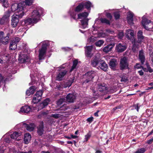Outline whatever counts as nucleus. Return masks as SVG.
<instances>
[{"mask_svg":"<svg viewBox=\"0 0 153 153\" xmlns=\"http://www.w3.org/2000/svg\"><path fill=\"white\" fill-rule=\"evenodd\" d=\"M118 36L119 38L121 39L124 36V33L123 32H120L118 34Z\"/></svg>","mask_w":153,"mask_h":153,"instance_id":"57","label":"nucleus"},{"mask_svg":"<svg viewBox=\"0 0 153 153\" xmlns=\"http://www.w3.org/2000/svg\"><path fill=\"white\" fill-rule=\"evenodd\" d=\"M91 51H85V55L87 57L91 58V57L92 55L91 54Z\"/></svg>","mask_w":153,"mask_h":153,"instance_id":"50","label":"nucleus"},{"mask_svg":"<svg viewBox=\"0 0 153 153\" xmlns=\"http://www.w3.org/2000/svg\"><path fill=\"white\" fill-rule=\"evenodd\" d=\"M41 99V97L40 98L38 97H37V98L36 97H34L33 98L32 102H33L34 104H36L40 101Z\"/></svg>","mask_w":153,"mask_h":153,"instance_id":"40","label":"nucleus"},{"mask_svg":"<svg viewBox=\"0 0 153 153\" xmlns=\"http://www.w3.org/2000/svg\"><path fill=\"white\" fill-rule=\"evenodd\" d=\"M52 117L56 119L58 118L59 117V114H52Z\"/></svg>","mask_w":153,"mask_h":153,"instance_id":"61","label":"nucleus"},{"mask_svg":"<svg viewBox=\"0 0 153 153\" xmlns=\"http://www.w3.org/2000/svg\"><path fill=\"white\" fill-rule=\"evenodd\" d=\"M114 19L115 20H118L120 18V14L119 12L116 11L114 13Z\"/></svg>","mask_w":153,"mask_h":153,"instance_id":"42","label":"nucleus"},{"mask_svg":"<svg viewBox=\"0 0 153 153\" xmlns=\"http://www.w3.org/2000/svg\"><path fill=\"white\" fill-rule=\"evenodd\" d=\"M10 35L8 33L5 35L4 31H0V45H6L9 43Z\"/></svg>","mask_w":153,"mask_h":153,"instance_id":"3","label":"nucleus"},{"mask_svg":"<svg viewBox=\"0 0 153 153\" xmlns=\"http://www.w3.org/2000/svg\"><path fill=\"white\" fill-rule=\"evenodd\" d=\"M143 32L141 30H139L137 33V42L138 43H141L143 40L144 38V36H143Z\"/></svg>","mask_w":153,"mask_h":153,"instance_id":"22","label":"nucleus"},{"mask_svg":"<svg viewBox=\"0 0 153 153\" xmlns=\"http://www.w3.org/2000/svg\"><path fill=\"white\" fill-rule=\"evenodd\" d=\"M0 3H1L4 7H7L8 6V4L7 0H0Z\"/></svg>","mask_w":153,"mask_h":153,"instance_id":"41","label":"nucleus"},{"mask_svg":"<svg viewBox=\"0 0 153 153\" xmlns=\"http://www.w3.org/2000/svg\"><path fill=\"white\" fill-rule=\"evenodd\" d=\"M105 15L106 17L110 20H111L112 18V16L110 13H107Z\"/></svg>","mask_w":153,"mask_h":153,"instance_id":"54","label":"nucleus"},{"mask_svg":"<svg viewBox=\"0 0 153 153\" xmlns=\"http://www.w3.org/2000/svg\"><path fill=\"white\" fill-rule=\"evenodd\" d=\"M115 45L114 43L109 44L103 48L102 51L105 53H107L108 52L111 51L112 49L114 47Z\"/></svg>","mask_w":153,"mask_h":153,"instance_id":"14","label":"nucleus"},{"mask_svg":"<svg viewBox=\"0 0 153 153\" xmlns=\"http://www.w3.org/2000/svg\"><path fill=\"white\" fill-rule=\"evenodd\" d=\"M134 36V31L130 29L127 30L126 33V36L128 39H130Z\"/></svg>","mask_w":153,"mask_h":153,"instance_id":"21","label":"nucleus"},{"mask_svg":"<svg viewBox=\"0 0 153 153\" xmlns=\"http://www.w3.org/2000/svg\"><path fill=\"white\" fill-rule=\"evenodd\" d=\"M8 22V20L5 19L4 17H2L0 19V24L1 25H2L5 23H7Z\"/></svg>","mask_w":153,"mask_h":153,"instance_id":"43","label":"nucleus"},{"mask_svg":"<svg viewBox=\"0 0 153 153\" xmlns=\"http://www.w3.org/2000/svg\"><path fill=\"white\" fill-rule=\"evenodd\" d=\"M49 45L48 43H43L42 45L41 48L39 51V61H42L45 59L47 47Z\"/></svg>","mask_w":153,"mask_h":153,"instance_id":"2","label":"nucleus"},{"mask_svg":"<svg viewBox=\"0 0 153 153\" xmlns=\"http://www.w3.org/2000/svg\"><path fill=\"white\" fill-rule=\"evenodd\" d=\"M67 72V71L65 70L63 71H60L56 76V80L59 81H62Z\"/></svg>","mask_w":153,"mask_h":153,"instance_id":"13","label":"nucleus"},{"mask_svg":"<svg viewBox=\"0 0 153 153\" xmlns=\"http://www.w3.org/2000/svg\"><path fill=\"white\" fill-rule=\"evenodd\" d=\"M82 28L84 29L87 27L88 25V19H86L82 20L80 21Z\"/></svg>","mask_w":153,"mask_h":153,"instance_id":"29","label":"nucleus"},{"mask_svg":"<svg viewBox=\"0 0 153 153\" xmlns=\"http://www.w3.org/2000/svg\"><path fill=\"white\" fill-rule=\"evenodd\" d=\"M32 110L30 107L28 105H25L21 108L20 111L24 113H28Z\"/></svg>","mask_w":153,"mask_h":153,"instance_id":"25","label":"nucleus"},{"mask_svg":"<svg viewBox=\"0 0 153 153\" xmlns=\"http://www.w3.org/2000/svg\"><path fill=\"white\" fill-rule=\"evenodd\" d=\"M23 12L22 13H18V14H14L12 16L11 25L12 27H16L18 25L19 19H21L24 15Z\"/></svg>","mask_w":153,"mask_h":153,"instance_id":"4","label":"nucleus"},{"mask_svg":"<svg viewBox=\"0 0 153 153\" xmlns=\"http://www.w3.org/2000/svg\"><path fill=\"white\" fill-rule=\"evenodd\" d=\"M99 67L100 69L105 71H107L108 68L107 64L104 61L102 60H101Z\"/></svg>","mask_w":153,"mask_h":153,"instance_id":"19","label":"nucleus"},{"mask_svg":"<svg viewBox=\"0 0 153 153\" xmlns=\"http://www.w3.org/2000/svg\"><path fill=\"white\" fill-rule=\"evenodd\" d=\"M43 121H40L37 126V133L39 136H41L43 134L44 131V124Z\"/></svg>","mask_w":153,"mask_h":153,"instance_id":"9","label":"nucleus"},{"mask_svg":"<svg viewBox=\"0 0 153 153\" xmlns=\"http://www.w3.org/2000/svg\"><path fill=\"white\" fill-rule=\"evenodd\" d=\"M84 10L83 6L81 2L79 3L74 9V11L77 13L82 12Z\"/></svg>","mask_w":153,"mask_h":153,"instance_id":"27","label":"nucleus"},{"mask_svg":"<svg viewBox=\"0 0 153 153\" xmlns=\"http://www.w3.org/2000/svg\"><path fill=\"white\" fill-rule=\"evenodd\" d=\"M139 58L140 61L141 65H143L145 61V56L143 55V52L142 50L139 51Z\"/></svg>","mask_w":153,"mask_h":153,"instance_id":"26","label":"nucleus"},{"mask_svg":"<svg viewBox=\"0 0 153 153\" xmlns=\"http://www.w3.org/2000/svg\"><path fill=\"white\" fill-rule=\"evenodd\" d=\"M139 104L138 103H137V104L134 105L135 109H136L137 112H138L139 109L140 107V106H139Z\"/></svg>","mask_w":153,"mask_h":153,"instance_id":"55","label":"nucleus"},{"mask_svg":"<svg viewBox=\"0 0 153 153\" xmlns=\"http://www.w3.org/2000/svg\"><path fill=\"white\" fill-rule=\"evenodd\" d=\"M51 100L49 98H47L42 102L40 103L38 106V110H41L45 108L49 104Z\"/></svg>","mask_w":153,"mask_h":153,"instance_id":"11","label":"nucleus"},{"mask_svg":"<svg viewBox=\"0 0 153 153\" xmlns=\"http://www.w3.org/2000/svg\"><path fill=\"white\" fill-rule=\"evenodd\" d=\"M25 5L22 4L21 3L18 4L17 12L19 13L20 12L22 11L20 13H22V12H24L23 10H24Z\"/></svg>","mask_w":153,"mask_h":153,"instance_id":"31","label":"nucleus"},{"mask_svg":"<svg viewBox=\"0 0 153 153\" xmlns=\"http://www.w3.org/2000/svg\"><path fill=\"white\" fill-rule=\"evenodd\" d=\"M17 44L14 40L10 42L9 47H11L13 45H17Z\"/></svg>","mask_w":153,"mask_h":153,"instance_id":"60","label":"nucleus"},{"mask_svg":"<svg viewBox=\"0 0 153 153\" xmlns=\"http://www.w3.org/2000/svg\"><path fill=\"white\" fill-rule=\"evenodd\" d=\"M153 142V137L150 139L148 140L147 141V143L149 144H150L152 143Z\"/></svg>","mask_w":153,"mask_h":153,"instance_id":"62","label":"nucleus"},{"mask_svg":"<svg viewBox=\"0 0 153 153\" xmlns=\"http://www.w3.org/2000/svg\"><path fill=\"white\" fill-rule=\"evenodd\" d=\"M127 47V45L125 43H119L116 45L115 51L118 53H122L126 50Z\"/></svg>","mask_w":153,"mask_h":153,"instance_id":"7","label":"nucleus"},{"mask_svg":"<svg viewBox=\"0 0 153 153\" xmlns=\"http://www.w3.org/2000/svg\"><path fill=\"white\" fill-rule=\"evenodd\" d=\"M117 60L115 59H113L110 60L109 62L110 67L113 69H115L117 65Z\"/></svg>","mask_w":153,"mask_h":153,"instance_id":"23","label":"nucleus"},{"mask_svg":"<svg viewBox=\"0 0 153 153\" xmlns=\"http://www.w3.org/2000/svg\"><path fill=\"white\" fill-rule=\"evenodd\" d=\"M18 4L14 3L12 4L11 7V9L12 11H16L17 12Z\"/></svg>","mask_w":153,"mask_h":153,"instance_id":"37","label":"nucleus"},{"mask_svg":"<svg viewBox=\"0 0 153 153\" xmlns=\"http://www.w3.org/2000/svg\"><path fill=\"white\" fill-rule=\"evenodd\" d=\"M133 44L132 46V50L133 51H135L138 48V46L139 45V44L140 43H138V42H135L133 43ZM141 44V43H140Z\"/></svg>","mask_w":153,"mask_h":153,"instance_id":"39","label":"nucleus"},{"mask_svg":"<svg viewBox=\"0 0 153 153\" xmlns=\"http://www.w3.org/2000/svg\"><path fill=\"white\" fill-rule=\"evenodd\" d=\"M104 42L103 40H100L95 43V45L97 47H101Z\"/></svg>","mask_w":153,"mask_h":153,"instance_id":"38","label":"nucleus"},{"mask_svg":"<svg viewBox=\"0 0 153 153\" xmlns=\"http://www.w3.org/2000/svg\"><path fill=\"white\" fill-rule=\"evenodd\" d=\"M64 102V100L62 98H60L56 101V104L57 105H60L62 104Z\"/></svg>","mask_w":153,"mask_h":153,"instance_id":"49","label":"nucleus"},{"mask_svg":"<svg viewBox=\"0 0 153 153\" xmlns=\"http://www.w3.org/2000/svg\"><path fill=\"white\" fill-rule=\"evenodd\" d=\"M33 0H25V3L26 5H31L33 2Z\"/></svg>","mask_w":153,"mask_h":153,"instance_id":"46","label":"nucleus"},{"mask_svg":"<svg viewBox=\"0 0 153 153\" xmlns=\"http://www.w3.org/2000/svg\"><path fill=\"white\" fill-rule=\"evenodd\" d=\"M141 23L143 27L147 30L152 28V27H150L151 25H152L151 21L146 18H142Z\"/></svg>","mask_w":153,"mask_h":153,"instance_id":"8","label":"nucleus"},{"mask_svg":"<svg viewBox=\"0 0 153 153\" xmlns=\"http://www.w3.org/2000/svg\"><path fill=\"white\" fill-rule=\"evenodd\" d=\"M43 91L42 90H40L37 91L36 93L35 94V95L38 98H41V97L42 96Z\"/></svg>","mask_w":153,"mask_h":153,"instance_id":"44","label":"nucleus"},{"mask_svg":"<svg viewBox=\"0 0 153 153\" xmlns=\"http://www.w3.org/2000/svg\"><path fill=\"white\" fill-rule=\"evenodd\" d=\"M23 22L24 23V25L26 26L36 23L34 20L31 18H29L25 19L22 22V23Z\"/></svg>","mask_w":153,"mask_h":153,"instance_id":"18","label":"nucleus"},{"mask_svg":"<svg viewBox=\"0 0 153 153\" xmlns=\"http://www.w3.org/2000/svg\"><path fill=\"white\" fill-rule=\"evenodd\" d=\"M29 57L26 54H20L19 56L18 60L19 62L21 63H23L28 61Z\"/></svg>","mask_w":153,"mask_h":153,"instance_id":"12","label":"nucleus"},{"mask_svg":"<svg viewBox=\"0 0 153 153\" xmlns=\"http://www.w3.org/2000/svg\"><path fill=\"white\" fill-rule=\"evenodd\" d=\"M23 126L25 127L26 129L30 131H33L35 127V125L34 123H31L29 124L26 123H23Z\"/></svg>","mask_w":153,"mask_h":153,"instance_id":"15","label":"nucleus"},{"mask_svg":"<svg viewBox=\"0 0 153 153\" xmlns=\"http://www.w3.org/2000/svg\"><path fill=\"white\" fill-rule=\"evenodd\" d=\"M146 151L145 148H142L138 149L134 153H144Z\"/></svg>","mask_w":153,"mask_h":153,"instance_id":"45","label":"nucleus"},{"mask_svg":"<svg viewBox=\"0 0 153 153\" xmlns=\"http://www.w3.org/2000/svg\"><path fill=\"white\" fill-rule=\"evenodd\" d=\"M93 119L94 118L93 117H91L88 118L87 120V121L89 123H91L93 120Z\"/></svg>","mask_w":153,"mask_h":153,"instance_id":"59","label":"nucleus"},{"mask_svg":"<svg viewBox=\"0 0 153 153\" xmlns=\"http://www.w3.org/2000/svg\"><path fill=\"white\" fill-rule=\"evenodd\" d=\"M88 15V13L87 12H84L82 13H79L77 15L78 19H82V18H84L85 19H86V18L87 17Z\"/></svg>","mask_w":153,"mask_h":153,"instance_id":"28","label":"nucleus"},{"mask_svg":"<svg viewBox=\"0 0 153 153\" xmlns=\"http://www.w3.org/2000/svg\"><path fill=\"white\" fill-rule=\"evenodd\" d=\"M66 100L69 102H74L76 99V97L73 94H68L66 97Z\"/></svg>","mask_w":153,"mask_h":153,"instance_id":"17","label":"nucleus"},{"mask_svg":"<svg viewBox=\"0 0 153 153\" xmlns=\"http://www.w3.org/2000/svg\"><path fill=\"white\" fill-rule=\"evenodd\" d=\"M96 72L93 71H89L86 72L84 75L86 76V80L83 83H87L92 81L93 79L95 76Z\"/></svg>","mask_w":153,"mask_h":153,"instance_id":"6","label":"nucleus"},{"mask_svg":"<svg viewBox=\"0 0 153 153\" xmlns=\"http://www.w3.org/2000/svg\"><path fill=\"white\" fill-rule=\"evenodd\" d=\"M37 89V87L35 85H32L27 89L26 92V95L28 96H30L31 94H34L35 91Z\"/></svg>","mask_w":153,"mask_h":153,"instance_id":"16","label":"nucleus"},{"mask_svg":"<svg viewBox=\"0 0 153 153\" xmlns=\"http://www.w3.org/2000/svg\"><path fill=\"white\" fill-rule=\"evenodd\" d=\"M138 73L140 76H142L144 74V72L142 70H141L138 71Z\"/></svg>","mask_w":153,"mask_h":153,"instance_id":"64","label":"nucleus"},{"mask_svg":"<svg viewBox=\"0 0 153 153\" xmlns=\"http://www.w3.org/2000/svg\"><path fill=\"white\" fill-rule=\"evenodd\" d=\"M78 61L77 60H75L73 62V64L70 70V72H71L76 68L78 64Z\"/></svg>","mask_w":153,"mask_h":153,"instance_id":"36","label":"nucleus"},{"mask_svg":"<svg viewBox=\"0 0 153 153\" xmlns=\"http://www.w3.org/2000/svg\"><path fill=\"white\" fill-rule=\"evenodd\" d=\"M21 135V133L19 132L15 131L10 135L11 139H16L18 137Z\"/></svg>","mask_w":153,"mask_h":153,"instance_id":"32","label":"nucleus"},{"mask_svg":"<svg viewBox=\"0 0 153 153\" xmlns=\"http://www.w3.org/2000/svg\"><path fill=\"white\" fill-rule=\"evenodd\" d=\"M91 131H89L88 133L85 135L84 141L83 142H87L91 137Z\"/></svg>","mask_w":153,"mask_h":153,"instance_id":"34","label":"nucleus"},{"mask_svg":"<svg viewBox=\"0 0 153 153\" xmlns=\"http://www.w3.org/2000/svg\"><path fill=\"white\" fill-rule=\"evenodd\" d=\"M93 47L92 46H88L86 47V51H91Z\"/></svg>","mask_w":153,"mask_h":153,"instance_id":"56","label":"nucleus"},{"mask_svg":"<svg viewBox=\"0 0 153 153\" xmlns=\"http://www.w3.org/2000/svg\"><path fill=\"white\" fill-rule=\"evenodd\" d=\"M101 61V59L100 57L95 56L91 60V65L93 67H96L100 63Z\"/></svg>","mask_w":153,"mask_h":153,"instance_id":"10","label":"nucleus"},{"mask_svg":"<svg viewBox=\"0 0 153 153\" xmlns=\"http://www.w3.org/2000/svg\"><path fill=\"white\" fill-rule=\"evenodd\" d=\"M31 135L29 133H25L24 135V143L25 144H28L31 140Z\"/></svg>","mask_w":153,"mask_h":153,"instance_id":"24","label":"nucleus"},{"mask_svg":"<svg viewBox=\"0 0 153 153\" xmlns=\"http://www.w3.org/2000/svg\"><path fill=\"white\" fill-rule=\"evenodd\" d=\"M96 38L94 36H92L89 38V41L90 42L93 43L96 40Z\"/></svg>","mask_w":153,"mask_h":153,"instance_id":"52","label":"nucleus"},{"mask_svg":"<svg viewBox=\"0 0 153 153\" xmlns=\"http://www.w3.org/2000/svg\"><path fill=\"white\" fill-rule=\"evenodd\" d=\"M129 63L127 57L124 56L121 58L120 63V70H123L127 69H129Z\"/></svg>","mask_w":153,"mask_h":153,"instance_id":"5","label":"nucleus"},{"mask_svg":"<svg viewBox=\"0 0 153 153\" xmlns=\"http://www.w3.org/2000/svg\"><path fill=\"white\" fill-rule=\"evenodd\" d=\"M127 77L125 76H123L121 78L120 81L121 82H126L127 81Z\"/></svg>","mask_w":153,"mask_h":153,"instance_id":"53","label":"nucleus"},{"mask_svg":"<svg viewBox=\"0 0 153 153\" xmlns=\"http://www.w3.org/2000/svg\"><path fill=\"white\" fill-rule=\"evenodd\" d=\"M17 48V45H13L11 47H9V49L11 50H14Z\"/></svg>","mask_w":153,"mask_h":153,"instance_id":"58","label":"nucleus"},{"mask_svg":"<svg viewBox=\"0 0 153 153\" xmlns=\"http://www.w3.org/2000/svg\"><path fill=\"white\" fill-rule=\"evenodd\" d=\"M127 20L133 21V15L131 13H130L129 14V16L127 17Z\"/></svg>","mask_w":153,"mask_h":153,"instance_id":"48","label":"nucleus"},{"mask_svg":"<svg viewBox=\"0 0 153 153\" xmlns=\"http://www.w3.org/2000/svg\"><path fill=\"white\" fill-rule=\"evenodd\" d=\"M71 18L74 20H76V14L74 12H71L70 14Z\"/></svg>","mask_w":153,"mask_h":153,"instance_id":"51","label":"nucleus"},{"mask_svg":"<svg viewBox=\"0 0 153 153\" xmlns=\"http://www.w3.org/2000/svg\"><path fill=\"white\" fill-rule=\"evenodd\" d=\"M81 3L83 5L84 9L85 8L88 10H90L92 4L90 1H82Z\"/></svg>","mask_w":153,"mask_h":153,"instance_id":"20","label":"nucleus"},{"mask_svg":"<svg viewBox=\"0 0 153 153\" xmlns=\"http://www.w3.org/2000/svg\"><path fill=\"white\" fill-rule=\"evenodd\" d=\"M44 11V9L42 8L37 9L31 13L30 16L36 23L39 20L41 16L43 14Z\"/></svg>","mask_w":153,"mask_h":153,"instance_id":"1","label":"nucleus"},{"mask_svg":"<svg viewBox=\"0 0 153 153\" xmlns=\"http://www.w3.org/2000/svg\"><path fill=\"white\" fill-rule=\"evenodd\" d=\"M20 40V39L19 37H16L14 40L17 44Z\"/></svg>","mask_w":153,"mask_h":153,"instance_id":"63","label":"nucleus"},{"mask_svg":"<svg viewBox=\"0 0 153 153\" xmlns=\"http://www.w3.org/2000/svg\"><path fill=\"white\" fill-rule=\"evenodd\" d=\"M11 11L10 9H8L4 13V14L3 17H4L5 19H7L8 21L9 18L10 16Z\"/></svg>","mask_w":153,"mask_h":153,"instance_id":"35","label":"nucleus"},{"mask_svg":"<svg viewBox=\"0 0 153 153\" xmlns=\"http://www.w3.org/2000/svg\"><path fill=\"white\" fill-rule=\"evenodd\" d=\"M100 21L102 23L105 24L109 25H110V21L106 18H100Z\"/></svg>","mask_w":153,"mask_h":153,"instance_id":"33","label":"nucleus"},{"mask_svg":"<svg viewBox=\"0 0 153 153\" xmlns=\"http://www.w3.org/2000/svg\"><path fill=\"white\" fill-rule=\"evenodd\" d=\"M75 79V77H73V78H72L71 79H70V80H69L68 82V87H69L70 86H71L72 85V84L74 82V80Z\"/></svg>","mask_w":153,"mask_h":153,"instance_id":"47","label":"nucleus"},{"mask_svg":"<svg viewBox=\"0 0 153 153\" xmlns=\"http://www.w3.org/2000/svg\"><path fill=\"white\" fill-rule=\"evenodd\" d=\"M97 89L99 91H102L106 89V87L104 83L102 84L100 83L97 85Z\"/></svg>","mask_w":153,"mask_h":153,"instance_id":"30","label":"nucleus"}]
</instances>
